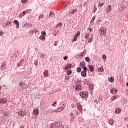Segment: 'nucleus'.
<instances>
[{
    "label": "nucleus",
    "mask_w": 128,
    "mask_h": 128,
    "mask_svg": "<svg viewBox=\"0 0 128 128\" xmlns=\"http://www.w3.org/2000/svg\"><path fill=\"white\" fill-rule=\"evenodd\" d=\"M74 113L72 112H70V120L71 122H74Z\"/></svg>",
    "instance_id": "11"
},
{
    "label": "nucleus",
    "mask_w": 128,
    "mask_h": 128,
    "mask_svg": "<svg viewBox=\"0 0 128 128\" xmlns=\"http://www.w3.org/2000/svg\"><path fill=\"white\" fill-rule=\"evenodd\" d=\"M100 36H106V29L104 28H101L100 30Z\"/></svg>",
    "instance_id": "6"
},
{
    "label": "nucleus",
    "mask_w": 128,
    "mask_h": 128,
    "mask_svg": "<svg viewBox=\"0 0 128 128\" xmlns=\"http://www.w3.org/2000/svg\"><path fill=\"white\" fill-rule=\"evenodd\" d=\"M6 63L5 62H2V63L1 64V66H0V68H2V70H4L6 68Z\"/></svg>",
    "instance_id": "20"
},
{
    "label": "nucleus",
    "mask_w": 128,
    "mask_h": 128,
    "mask_svg": "<svg viewBox=\"0 0 128 128\" xmlns=\"http://www.w3.org/2000/svg\"><path fill=\"white\" fill-rule=\"evenodd\" d=\"M52 16H54V13L52 12H50L48 18H52Z\"/></svg>",
    "instance_id": "21"
},
{
    "label": "nucleus",
    "mask_w": 128,
    "mask_h": 128,
    "mask_svg": "<svg viewBox=\"0 0 128 128\" xmlns=\"http://www.w3.org/2000/svg\"><path fill=\"white\" fill-rule=\"evenodd\" d=\"M64 110V107L59 108L56 109H55L54 110V112H62Z\"/></svg>",
    "instance_id": "8"
},
{
    "label": "nucleus",
    "mask_w": 128,
    "mask_h": 128,
    "mask_svg": "<svg viewBox=\"0 0 128 128\" xmlns=\"http://www.w3.org/2000/svg\"><path fill=\"white\" fill-rule=\"evenodd\" d=\"M85 60H86V62H90V58H88V57H86V58H85Z\"/></svg>",
    "instance_id": "38"
},
{
    "label": "nucleus",
    "mask_w": 128,
    "mask_h": 128,
    "mask_svg": "<svg viewBox=\"0 0 128 128\" xmlns=\"http://www.w3.org/2000/svg\"><path fill=\"white\" fill-rule=\"evenodd\" d=\"M104 4V0L102 2V3H99L98 5V8H102Z\"/></svg>",
    "instance_id": "23"
},
{
    "label": "nucleus",
    "mask_w": 128,
    "mask_h": 128,
    "mask_svg": "<svg viewBox=\"0 0 128 128\" xmlns=\"http://www.w3.org/2000/svg\"><path fill=\"white\" fill-rule=\"evenodd\" d=\"M62 23H58V24L56 26V28H58V26L62 27Z\"/></svg>",
    "instance_id": "40"
},
{
    "label": "nucleus",
    "mask_w": 128,
    "mask_h": 128,
    "mask_svg": "<svg viewBox=\"0 0 128 128\" xmlns=\"http://www.w3.org/2000/svg\"><path fill=\"white\" fill-rule=\"evenodd\" d=\"M82 72V68H80V67H78L77 68V72Z\"/></svg>",
    "instance_id": "33"
},
{
    "label": "nucleus",
    "mask_w": 128,
    "mask_h": 128,
    "mask_svg": "<svg viewBox=\"0 0 128 128\" xmlns=\"http://www.w3.org/2000/svg\"><path fill=\"white\" fill-rule=\"evenodd\" d=\"M2 90V86H0V90Z\"/></svg>",
    "instance_id": "57"
},
{
    "label": "nucleus",
    "mask_w": 128,
    "mask_h": 128,
    "mask_svg": "<svg viewBox=\"0 0 128 128\" xmlns=\"http://www.w3.org/2000/svg\"><path fill=\"white\" fill-rule=\"evenodd\" d=\"M88 68L90 72H93L94 70V67L93 65H89Z\"/></svg>",
    "instance_id": "16"
},
{
    "label": "nucleus",
    "mask_w": 128,
    "mask_h": 128,
    "mask_svg": "<svg viewBox=\"0 0 128 128\" xmlns=\"http://www.w3.org/2000/svg\"><path fill=\"white\" fill-rule=\"evenodd\" d=\"M50 128H64L62 121L57 122H54L50 124Z\"/></svg>",
    "instance_id": "2"
},
{
    "label": "nucleus",
    "mask_w": 128,
    "mask_h": 128,
    "mask_svg": "<svg viewBox=\"0 0 128 128\" xmlns=\"http://www.w3.org/2000/svg\"><path fill=\"white\" fill-rule=\"evenodd\" d=\"M118 90L117 88H112L110 90V92H111L112 94H116L118 92Z\"/></svg>",
    "instance_id": "9"
},
{
    "label": "nucleus",
    "mask_w": 128,
    "mask_h": 128,
    "mask_svg": "<svg viewBox=\"0 0 128 128\" xmlns=\"http://www.w3.org/2000/svg\"><path fill=\"white\" fill-rule=\"evenodd\" d=\"M34 64L35 66H37L38 65V62H34Z\"/></svg>",
    "instance_id": "52"
},
{
    "label": "nucleus",
    "mask_w": 128,
    "mask_h": 128,
    "mask_svg": "<svg viewBox=\"0 0 128 128\" xmlns=\"http://www.w3.org/2000/svg\"><path fill=\"white\" fill-rule=\"evenodd\" d=\"M81 75L82 76H84V78H85V76H86V72L84 71H82L81 72Z\"/></svg>",
    "instance_id": "22"
},
{
    "label": "nucleus",
    "mask_w": 128,
    "mask_h": 128,
    "mask_svg": "<svg viewBox=\"0 0 128 128\" xmlns=\"http://www.w3.org/2000/svg\"><path fill=\"white\" fill-rule=\"evenodd\" d=\"M94 20H96V16H94L92 18V19L91 20V22L94 24Z\"/></svg>",
    "instance_id": "39"
},
{
    "label": "nucleus",
    "mask_w": 128,
    "mask_h": 128,
    "mask_svg": "<svg viewBox=\"0 0 128 128\" xmlns=\"http://www.w3.org/2000/svg\"><path fill=\"white\" fill-rule=\"evenodd\" d=\"M40 40H46V37L44 36H40L39 38Z\"/></svg>",
    "instance_id": "27"
},
{
    "label": "nucleus",
    "mask_w": 128,
    "mask_h": 128,
    "mask_svg": "<svg viewBox=\"0 0 128 128\" xmlns=\"http://www.w3.org/2000/svg\"><path fill=\"white\" fill-rule=\"evenodd\" d=\"M90 32H92V30L88 28L87 30V33H86L84 36V38L86 40H88V42H92V36L90 38Z\"/></svg>",
    "instance_id": "1"
},
{
    "label": "nucleus",
    "mask_w": 128,
    "mask_h": 128,
    "mask_svg": "<svg viewBox=\"0 0 128 128\" xmlns=\"http://www.w3.org/2000/svg\"><path fill=\"white\" fill-rule=\"evenodd\" d=\"M19 86H24V82H20L19 83Z\"/></svg>",
    "instance_id": "45"
},
{
    "label": "nucleus",
    "mask_w": 128,
    "mask_h": 128,
    "mask_svg": "<svg viewBox=\"0 0 128 128\" xmlns=\"http://www.w3.org/2000/svg\"><path fill=\"white\" fill-rule=\"evenodd\" d=\"M44 18V15H40L39 16V18Z\"/></svg>",
    "instance_id": "48"
},
{
    "label": "nucleus",
    "mask_w": 128,
    "mask_h": 128,
    "mask_svg": "<svg viewBox=\"0 0 128 128\" xmlns=\"http://www.w3.org/2000/svg\"><path fill=\"white\" fill-rule=\"evenodd\" d=\"M78 82H80V80L75 81V84H76V86H75L74 88L75 90L78 91L82 90V85L79 84Z\"/></svg>",
    "instance_id": "4"
},
{
    "label": "nucleus",
    "mask_w": 128,
    "mask_h": 128,
    "mask_svg": "<svg viewBox=\"0 0 128 128\" xmlns=\"http://www.w3.org/2000/svg\"><path fill=\"white\" fill-rule=\"evenodd\" d=\"M17 66H21V64H20V63H18V64H17Z\"/></svg>",
    "instance_id": "51"
},
{
    "label": "nucleus",
    "mask_w": 128,
    "mask_h": 128,
    "mask_svg": "<svg viewBox=\"0 0 128 128\" xmlns=\"http://www.w3.org/2000/svg\"><path fill=\"white\" fill-rule=\"evenodd\" d=\"M22 14H23V15H22V16H24V14H26V10L23 11Z\"/></svg>",
    "instance_id": "49"
},
{
    "label": "nucleus",
    "mask_w": 128,
    "mask_h": 128,
    "mask_svg": "<svg viewBox=\"0 0 128 128\" xmlns=\"http://www.w3.org/2000/svg\"><path fill=\"white\" fill-rule=\"evenodd\" d=\"M18 114L20 116L24 117L26 116V110H24V109H20L18 110Z\"/></svg>",
    "instance_id": "5"
},
{
    "label": "nucleus",
    "mask_w": 128,
    "mask_h": 128,
    "mask_svg": "<svg viewBox=\"0 0 128 128\" xmlns=\"http://www.w3.org/2000/svg\"><path fill=\"white\" fill-rule=\"evenodd\" d=\"M21 2L22 4H26L28 0H21Z\"/></svg>",
    "instance_id": "41"
},
{
    "label": "nucleus",
    "mask_w": 128,
    "mask_h": 128,
    "mask_svg": "<svg viewBox=\"0 0 128 128\" xmlns=\"http://www.w3.org/2000/svg\"><path fill=\"white\" fill-rule=\"evenodd\" d=\"M70 79V77H68V78H67V80H69Z\"/></svg>",
    "instance_id": "58"
},
{
    "label": "nucleus",
    "mask_w": 128,
    "mask_h": 128,
    "mask_svg": "<svg viewBox=\"0 0 128 128\" xmlns=\"http://www.w3.org/2000/svg\"><path fill=\"white\" fill-rule=\"evenodd\" d=\"M127 86H128V82L126 84Z\"/></svg>",
    "instance_id": "56"
},
{
    "label": "nucleus",
    "mask_w": 128,
    "mask_h": 128,
    "mask_svg": "<svg viewBox=\"0 0 128 128\" xmlns=\"http://www.w3.org/2000/svg\"><path fill=\"white\" fill-rule=\"evenodd\" d=\"M33 112L34 114H36V116H37V114H38V109L34 110L33 111Z\"/></svg>",
    "instance_id": "25"
},
{
    "label": "nucleus",
    "mask_w": 128,
    "mask_h": 128,
    "mask_svg": "<svg viewBox=\"0 0 128 128\" xmlns=\"http://www.w3.org/2000/svg\"><path fill=\"white\" fill-rule=\"evenodd\" d=\"M128 6V2L126 1L124 2L118 8L120 12H123L124 10L127 8Z\"/></svg>",
    "instance_id": "3"
},
{
    "label": "nucleus",
    "mask_w": 128,
    "mask_h": 128,
    "mask_svg": "<svg viewBox=\"0 0 128 128\" xmlns=\"http://www.w3.org/2000/svg\"><path fill=\"white\" fill-rule=\"evenodd\" d=\"M114 122L112 119H110L109 121V124H110V126H112V124H114Z\"/></svg>",
    "instance_id": "26"
},
{
    "label": "nucleus",
    "mask_w": 128,
    "mask_h": 128,
    "mask_svg": "<svg viewBox=\"0 0 128 128\" xmlns=\"http://www.w3.org/2000/svg\"><path fill=\"white\" fill-rule=\"evenodd\" d=\"M103 60H106V56L105 54H104L102 56Z\"/></svg>",
    "instance_id": "34"
},
{
    "label": "nucleus",
    "mask_w": 128,
    "mask_h": 128,
    "mask_svg": "<svg viewBox=\"0 0 128 128\" xmlns=\"http://www.w3.org/2000/svg\"><path fill=\"white\" fill-rule=\"evenodd\" d=\"M78 110H80V112H81V114H82V104L80 102H78L76 104Z\"/></svg>",
    "instance_id": "7"
},
{
    "label": "nucleus",
    "mask_w": 128,
    "mask_h": 128,
    "mask_svg": "<svg viewBox=\"0 0 128 128\" xmlns=\"http://www.w3.org/2000/svg\"><path fill=\"white\" fill-rule=\"evenodd\" d=\"M98 72H104V68L102 66L98 68Z\"/></svg>",
    "instance_id": "30"
},
{
    "label": "nucleus",
    "mask_w": 128,
    "mask_h": 128,
    "mask_svg": "<svg viewBox=\"0 0 128 128\" xmlns=\"http://www.w3.org/2000/svg\"><path fill=\"white\" fill-rule=\"evenodd\" d=\"M80 96L81 98H86V96H88V94H86V92H82L80 93Z\"/></svg>",
    "instance_id": "10"
},
{
    "label": "nucleus",
    "mask_w": 128,
    "mask_h": 128,
    "mask_svg": "<svg viewBox=\"0 0 128 128\" xmlns=\"http://www.w3.org/2000/svg\"><path fill=\"white\" fill-rule=\"evenodd\" d=\"M68 56H65L64 57V60H68Z\"/></svg>",
    "instance_id": "44"
},
{
    "label": "nucleus",
    "mask_w": 128,
    "mask_h": 128,
    "mask_svg": "<svg viewBox=\"0 0 128 128\" xmlns=\"http://www.w3.org/2000/svg\"><path fill=\"white\" fill-rule=\"evenodd\" d=\"M43 74L45 78H48V70H45Z\"/></svg>",
    "instance_id": "18"
},
{
    "label": "nucleus",
    "mask_w": 128,
    "mask_h": 128,
    "mask_svg": "<svg viewBox=\"0 0 128 128\" xmlns=\"http://www.w3.org/2000/svg\"><path fill=\"white\" fill-rule=\"evenodd\" d=\"M121 112H122V109L120 108H116L115 109L114 113L118 114H120Z\"/></svg>",
    "instance_id": "17"
},
{
    "label": "nucleus",
    "mask_w": 128,
    "mask_h": 128,
    "mask_svg": "<svg viewBox=\"0 0 128 128\" xmlns=\"http://www.w3.org/2000/svg\"><path fill=\"white\" fill-rule=\"evenodd\" d=\"M83 70H84L83 72H88V68L86 66L83 67Z\"/></svg>",
    "instance_id": "36"
},
{
    "label": "nucleus",
    "mask_w": 128,
    "mask_h": 128,
    "mask_svg": "<svg viewBox=\"0 0 128 128\" xmlns=\"http://www.w3.org/2000/svg\"><path fill=\"white\" fill-rule=\"evenodd\" d=\"M126 18H128V12H127L126 14Z\"/></svg>",
    "instance_id": "53"
},
{
    "label": "nucleus",
    "mask_w": 128,
    "mask_h": 128,
    "mask_svg": "<svg viewBox=\"0 0 128 128\" xmlns=\"http://www.w3.org/2000/svg\"><path fill=\"white\" fill-rule=\"evenodd\" d=\"M116 98H118V96H116V95H115L111 98V100H116Z\"/></svg>",
    "instance_id": "29"
},
{
    "label": "nucleus",
    "mask_w": 128,
    "mask_h": 128,
    "mask_svg": "<svg viewBox=\"0 0 128 128\" xmlns=\"http://www.w3.org/2000/svg\"><path fill=\"white\" fill-rule=\"evenodd\" d=\"M20 128H24V126H20Z\"/></svg>",
    "instance_id": "55"
},
{
    "label": "nucleus",
    "mask_w": 128,
    "mask_h": 128,
    "mask_svg": "<svg viewBox=\"0 0 128 128\" xmlns=\"http://www.w3.org/2000/svg\"><path fill=\"white\" fill-rule=\"evenodd\" d=\"M78 36H80V31H78L76 33V36H75L76 38H77Z\"/></svg>",
    "instance_id": "28"
},
{
    "label": "nucleus",
    "mask_w": 128,
    "mask_h": 128,
    "mask_svg": "<svg viewBox=\"0 0 128 128\" xmlns=\"http://www.w3.org/2000/svg\"><path fill=\"white\" fill-rule=\"evenodd\" d=\"M2 34H4V32H2V31H0V36H2Z\"/></svg>",
    "instance_id": "50"
},
{
    "label": "nucleus",
    "mask_w": 128,
    "mask_h": 128,
    "mask_svg": "<svg viewBox=\"0 0 128 128\" xmlns=\"http://www.w3.org/2000/svg\"><path fill=\"white\" fill-rule=\"evenodd\" d=\"M109 81L110 82H114V78L112 77L110 78Z\"/></svg>",
    "instance_id": "37"
},
{
    "label": "nucleus",
    "mask_w": 128,
    "mask_h": 128,
    "mask_svg": "<svg viewBox=\"0 0 128 128\" xmlns=\"http://www.w3.org/2000/svg\"><path fill=\"white\" fill-rule=\"evenodd\" d=\"M110 10H112V5H108L106 8V12H110Z\"/></svg>",
    "instance_id": "12"
},
{
    "label": "nucleus",
    "mask_w": 128,
    "mask_h": 128,
    "mask_svg": "<svg viewBox=\"0 0 128 128\" xmlns=\"http://www.w3.org/2000/svg\"><path fill=\"white\" fill-rule=\"evenodd\" d=\"M78 38H76L75 36H74V38L72 40V42H76V40H77Z\"/></svg>",
    "instance_id": "43"
},
{
    "label": "nucleus",
    "mask_w": 128,
    "mask_h": 128,
    "mask_svg": "<svg viewBox=\"0 0 128 128\" xmlns=\"http://www.w3.org/2000/svg\"><path fill=\"white\" fill-rule=\"evenodd\" d=\"M104 0L105 2V0H102L101 4H102V2H104Z\"/></svg>",
    "instance_id": "54"
},
{
    "label": "nucleus",
    "mask_w": 128,
    "mask_h": 128,
    "mask_svg": "<svg viewBox=\"0 0 128 128\" xmlns=\"http://www.w3.org/2000/svg\"><path fill=\"white\" fill-rule=\"evenodd\" d=\"M14 24H16V28H20V22H18V20H14V21L13 22Z\"/></svg>",
    "instance_id": "13"
},
{
    "label": "nucleus",
    "mask_w": 128,
    "mask_h": 128,
    "mask_svg": "<svg viewBox=\"0 0 128 128\" xmlns=\"http://www.w3.org/2000/svg\"><path fill=\"white\" fill-rule=\"evenodd\" d=\"M41 34L44 36H46V32L44 31H42L41 32Z\"/></svg>",
    "instance_id": "31"
},
{
    "label": "nucleus",
    "mask_w": 128,
    "mask_h": 128,
    "mask_svg": "<svg viewBox=\"0 0 128 128\" xmlns=\"http://www.w3.org/2000/svg\"><path fill=\"white\" fill-rule=\"evenodd\" d=\"M76 10H76V9H70L69 10V13L70 14H74V12H76Z\"/></svg>",
    "instance_id": "19"
},
{
    "label": "nucleus",
    "mask_w": 128,
    "mask_h": 128,
    "mask_svg": "<svg viewBox=\"0 0 128 128\" xmlns=\"http://www.w3.org/2000/svg\"><path fill=\"white\" fill-rule=\"evenodd\" d=\"M32 12V10H26V14H30Z\"/></svg>",
    "instance_id": "35"
},
{
    "label": "nucleus",
    "mask_w": 128,
    "mask_h": 128,
    "mask_svg": "<svg viewBox=\"0 0 128 128\" xmlns=\"http://www.w3.org/2000/svg\"><path fill=\"white\" fill-rule=\"evenodd\" d=\"M53 106H56V102H54V104H52Z\"/></svg>",
    "instance_id": "42"
},
{
    "label": "nucleus",
    "mask_w": 128,
    "mask_h": 128,
    "mask_svg": "<svg viewBox=\"0 0 128 128\" xmlns=\"http://www.w3.org/2000/svg\"><path fill=\"white\" fill-rule=\"evenodd\" d=\"M85 66H86V63L84 62H80V66H81V68H84Z\"/></svg>",
    "instance_id": "24"
},
{
    "label": "nucleus",
    "mask_w": 128,
    "mask_h": 128,
    "mask_svg": "<svg viewBox=\"0 0 128 128\" xmlns=\"http://www.w3.org/2000/svg\"><path fill=\"white\" fill-rule=\"evenodd\" d=\"M72 68V64H68L65 66L64 70H68V68Z\"/></svg>",
    "instance_id": "14"
},
{
    "label": "nucleus",
    "mask_w": 128,
    "mask_h": 128,
    "mask_svg": "<svg viewBox=\"0 0 128 128\" xmlns=\"http://www.w3.org/2000/svg\"><path fill=\"white\" fill-rule=\"evenodd\" d=\"M97 8H96V6H94V12H96V10Z\"/></svg>",
    "instance_id": "47"
},
{
    "label": "nucleus",
    "mask_w": 128,
    "mask_h": 128,
    "mask_svg": "<svg viewBox=\"0 0 128 128\" xmlns=\"http://www.w3.org/2000/svg\"><path fill=\"white\" fill-rule=\"evenodd\" d=\"M72 70H68V72H67V74L68 76H70V74H72Z\"/></svg>",
    "instance_id": "32"
},
{
    "label": "nucleus",
    "mask_w": 128,
    "mask_h": 128,
    "mask_svg": "<svg viewBox=\"0 0 128 128\" xmlns=\"http://www.w3.org/2000/svg\"><path fill=\"white\" fill-rule=\"evenodd\" d=\"M8 100L6 98H0V104H6Z\"/></svg>",
    "instance_id": "15"
},
{
    "label": "nucleus",
    "mask_w": 128,
    "mask_h": 128,
    "mask_svg": "<svg viewBox=\"0 0 128 128\" xmlns=\"http://www.w3.org/2000/svg\"><path fill=\"white\" fill-rule=\"evenodd\" d=\"M57 42H54V46H58V44H57Z\"/></svg>",
    "instance_id": "46"
}]
</instances>
